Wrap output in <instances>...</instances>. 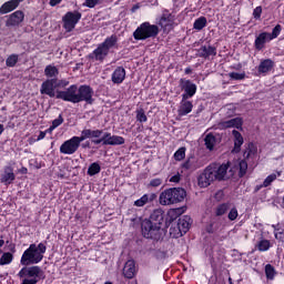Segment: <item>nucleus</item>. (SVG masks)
I'll return each instance as SVG.
<instances>
[{
    "mask_svg": "<svg viewBox=\"0 0 284 284\" xmlns=\"http://www.w3.org/2000/svg\"><path fill=\"white\" fill-rule=\"evenodd\" d=\"M229 164H211L209 165L197 179L200 187H209L214 181H223L227 174Z\"/></svg>",
    "mask_w": 284,
    "mask_h": 284,
    "instance_id": "f257e3e1",
    "label": "nucleus"
},
{
    "mask_svg": "<svg viewBox=\"0 0 284 284\" xmlns=\"http://www.w3.org/2000/svg\"><path fill=\"white\" fill-rule=\"evenodd\" d=\"M48 247L44 243L30 244V246L23 252L20 263L21 265H37L43 261V254H45Z\"/></svg>",
    "mask_w": 284,
    "mask_h": 284,
    "instance_id": "f03ea898",
    "label": "nucleus"
},
{
    "mask_svg": "<svg viewBox=\"0 0 284 284\" xmlns=\"http://www.w3.org/2000/svg\"><path fill=\"white\" fill-rule=\"evenodd\" d=\"M187 192L183 187H171L162 191L159 196L160 205H176L183 203Z\"/></svg>",
    "mask_w": 284,
    "mask_h": 284,
    "instance_id": "7ed1b4c3",
    "label": "nucleus"
},
{
    "mask_svg": "<svg viewBox=\"0 0 284 284\" xmlns=\"http://www.w3.org/2000/svg\"><path fill=\"white\" fill-rule=\"evenodd\" d=\"M18 276L22 281L21 284H37L43 276V270L39 266H26L20 270Z\"/></svg>",
    "mask_w": 284,
    "mask_h": 284,
    "instance_id": "20e7f679",
    "label": "nucleus"
},
{
    "mask_svg": "<svg viewBox=\"0 0 284 284\" xmlns=\"http://www.w3.org/2000/svg\"><path fill=\"white\" fill-rule=\"evenodd\" d=\"M159 34V27L156 24H150V22H143L134 32L133 37L136 41H145Z\"/></svg>",
    "mask_w": 284,
    "mask_h": 284,
    "instance_id": "39448f33",
    "label": "nucleus"
},
{
    "mask_svg": "<svg viewBox=\"0 0 284 284\" xmlns=\"http://www.w3.org/2000/svg\"><path fill=\"white\" fill-rule=\"evenodd\" d=\"M190 225H192V217L190 215H183L178 220L175 226L170 227V234L174 239H179L183 236V234H187L190 231Z\"/></svg>",
    "mask_w": 284,
    "mask_h": 284,
    "instance_id": "423d86ee",
    "label": "nucleus"
},
{
    "mask_svg": "<svg viewBox=\"0 0 284 284\" xmlns=\"http://www.w3.org/2000/svg\"><path fill=\"white\" fill-rule=\"evenodd\" d=\"M141 229L144 239H156V236H159V232L161 231V225L150 220H144L142 221Z\"/></svg>",
    "mask_w": 284,
    "mask_h": 284,
    "instance_id": "0eeeda50",
    "label": "nucleus"
},
{
    "mask_svg": "<svg viewBox=\"0 0 284 284\" xmlns=\"http://www.w3.org/2000/svg\"><path fill=\"white\" fill-rule=\"evenodd\" d=\"M78 92L79 87H77V84H72L64 91H57L55 98L61 99L62 101H69L70 103H79Z\"/></svg>",
    "mask_w": 284,
    "mask_h": 284,
    "instance_id": "6e6552de",
    "label": "nucleus"
},
{
    "mask_svg": "<svg viewBox=\"0 0 284 284\" xmlns=\"http://www.w3.org/2000/svg\"><path fill=\"white\" fill-rule=\"evenodd\" d=\"M82 140L80 136H73L64 141L60 146L61 154H74L81 148Z\"/></svg>",
    "mask_w": 284,
    "mask_h": 284,
    "instance_id": "1a4fd4ad",
    "label": "nucleus"
},
{
    "mask_svg": "<svg viewBox=\"0 0 284 284\" xmlns=\"http://www.w3.org/2000/svg\"><path fill=\"white\" fill-rule=\"evenodd\" d=\"M63 21V28L67 32H72L74 28H77V24L79 21H81V12L79 11H69L65 13V16L62 18Z\"/></svg>",
    "mask_w": 284,
    "mask_h": 284,
    "instance_id": "9d476101",
    "label": "nucleus"
},
{
    "mask_svg": "<svg viewBox=\"0 0 284 284\" xmlns=\"http://www.w3.org/2000/svg\"><path fill=\"white\" fill-rule=\"evenodd\" d=\"M180 88L184 91L182 99H192L196 94V84L190 80L181 79Z\"/></svg>",
    "mask_w": 284,
    "mask_h": 284,
    "instance_id": "9b49d317",
    "label": "nucleus"
},
{
    "mask_svg": "<svg viewBox=\"0 0 284 284\" xmlns=\"http://www.w3.org/2000/svg\"><path fill=\"white\" fill-rule=\"evenodd\" d=\"M54 90H57V79H49L41 84L40 92L41 94H47V97L54 99V97H57Z\"/></svg>",
    "mask_w": 284,
    "mask_h": 284,
    "instance_id": "f8f14e48",
    "label": "nucleus"
},
{
    "mask_svg": "<svg viewBox=\"0 0 284 284\" xmlns=\"http://www.w3.org/2000/svg\"><path fill=\"white\" fill-rule=\"evenodd\" d=\"M173 23H174V16H172L170 11L164 10L160 18L159 26H161V28H163L165 32H170V30H172Z\"/></svg>",
    "mask_w": 284,
    "mask_h": 284,
    "instance_id": "ddd939ff",
    "label": "nucleus"
},
{
    "mask_svg": "<svg viewBox=\"0 0 284 284\" xmlns=\"http://www.w3.org/2000/svg\"><path fill=\"white\" fill-rule=\"evenodd\" d=\"M81 101L92 103V88L88 85H81L78 89V103H81Z\"/></svg>",
    "mask_w": 284,
    "mask_h": 284,
    "instance_id": "4468645a",
    "label": "nucleus"
},
{
    "mask_svg": "<svg viewBox=\"0 0 284 284\" xmlns=\"http://www.w3.org/2000/svg\"><path fill=\"white\" fill-rule=\"evenodd\" d=\"M17 179L14 175V169L12 166H4L3 173L0 175L1 183L4 185H10Z\"/></svg>",
    "mask_w": 284,
    "mask_h": 284,
    "instance_id": "2eb2a0df",
    "label": "nucleus"
},
{
    "mask_svg": "<svg viewBox=\"0 0 284 284\" xmlns=\"http://www.w3.org/2000/svg\"><path fill=\"white\" fill-rule=\"evenodd\" d=\"M104 145H123L125 143V139L119 135H112L111 133L103 134Z\"/></svg>",
    "mask_w": 284,
    "mask_h": 284,
    "instance_id": "dca6fc26",
    "label": "nucleus"
},
{
    "mask_svg": "<svg viewBox=\"0 0 284 284\" xmlns=\"http://www.w3.org/2000/svg\"><path fill=\"white\" fill-rule=\"evenodd\" d=\"M24 18H26V16L23 14V11L18 10L9 16V19L7 20L6 26H8V27L19 26V23L23 22Z\"/></svg>",
    "mask_w": 284,
    "mask_h": 284,
    "instance_id": "f3484780",
    "label": "nucleus"
},
{
    "mask_svg": "<svg viewBox=\"0 0 284 284\" xmlns=\"http://www.w3.org/2000/svg\"><path fill=\"white\" fill-rule=\"evenodd\" d=\"M108 54H110V51L102 44H99L98 48L89 57L95 61H103Z\"/></svg>",
    "mask_w": 284,
    "mask_h": 284,
    "instance_id": "a211bd4d",
    "label": "nucleus"
},
{
    "mask_svg": "<svg viewBox=\"0 0 284 284\" xmlns=\"http://www.w3.org/2000/svg\"><path fill=\"white\" fill-rule=\"evenodd\" d=\"M136 274V264L134 260H129L123 267V275L125 278H134Z\"/></svg>",
    "mask_w": 284,
    "mask_h": 284,
    "instance_id": "6ab92c4d",
    "label": "nucleus"
},
{
    "mask_svg": "<svg viewBox=\"0 0 284 284\" xmlns=\"http://www.w3.org/2000/svg\"><path fill=\"white\" fill-rule=\"evenodd\" d=\"M267 41H272V33H267V32L260 33L258 37L255 39V49L263 50Z\"/></svg>",
    "mask_w": 284,
    "mask_h": 284,
    "instance_id": "aec40b11",
    "label": "nucleus"
},
{
    "mask_svg": "<svg viewBox=\"0 0 284 284\" xmlns=\"http://www.w3.org/2000/svg\"><path fill=\"white\" fill-rule=\"evenodd\" d=\"M203 164L199 163V159L194 155H191L190 158H187V160L182 164V168L184 170H199V168H202Z\"/></svg>",
    "mask_w": 284,
    "mask_h": 284,
    "instance_id": "412c9836",
    "label": "nucleus"
},
{
    "mask_svg": "<svg viewBox=\"0 0 284 284\" xmlns=\"http://www.w3.org/2000/svg\"><path fill=\"white\" fill-rule=\"evenodd\" d=\"M199 57L202 59H210V57H216V47L203 45L199 49Z\"/></svg>",
    "mask_w": 284,
    "mask_h": 284,
    "instance_id": "4be33fe9",
    "label": "nucleus"
},
{
    "mask_svg": "<svg viewBox=\"0 0 284 284\" xmlns=\"http://www.w3.org/2000/svg\"><path fill=\"white\" fill-rule=\"evenodd\" d=\"M192 108H194L192 102L187 101V99L182 98V101L180 103V108L178 110L179 116H186V114H190V112H192Z\"/></svg>",
    "mask_w": 284,
    "mask_h": 284,
    "instance_id": "5701e85b",
    "label": "nucleus"
},
{
    "mask_svg": "<svg viewBox=\"0 0 284 284\" xmlns=\"http://www.w3.org/2000/svg\"><path fill=\"white\" fill-rule=\"evenodd\" d=\"M103 134L102 130H90V129H84L81 132L80 140L83 142L85 139H99Z\"/></svg>",
    "mask_w": 284,
    "mask_h": 284,
    "instance_id": "b1692460",
    "label": "nucleus"
},
{
    "mask_svg": "<svg viewBox=\"0 0 284 284\" xmlns=\"http://www.w3.org/2000/svg\"><path fill=\"white\" fill-rule=\"evenodd\" d=\"M111 81L116 84L125 81V69L123 67H118L112 73Z\"/></svg>",
    "mask_w": 284,
    "mask_h": 284,
    "instance_id": "393cba45",
    "label": "nucleus"
},
{
    "mask_svg": "<svg viewBox=\"0 0 284 284\" xmlns=\"http://www.w3.org/2000/svg\"><path fill=\"white\" fill-rule=\"evenodd\" d=\"M20 0H10L4 2L0 8V14H8V12H12V10H17L19 8Z\"/></svg>",
    "mask_w": 284,
    "mask_h": 284,
    "instance_id": "a878e982",
    "label": "nucleus"
},
{
    "mask_svg": "<svg viewBox=\"0 0 284 284\" xmlns=\"http://www.w3.org/2000/svg\"><path fill=\"white\" fill-rule=\"evenodd\" d=\"M154 200H156V194H144L141 199L134 202V205L135 207H143L144 205H148V203H152Z\"/></svg>",
    "mask_w": 284,
    "mask_h": 284,
    "instance_id": "bb28decb",
    "label": "nucleus"
},
{
    "mask_svg": "<svg viewBox=\"0 0 284 284\" xmlns=\"http://www.w3.org/2000/svg\"><path fill=\"white\" fill-rule=\"evenodd\" d=\"M272 68H274V61H272V59H266L260 63L257 70L260 74H267V72H270Z\"/></svg>",
    "mask_w": 284,
    "mask_h": 284,
    "instance_id": "cd10ccee",
    "label": "nucleus"
},
{
    "mask_svg": "<svg viewBox=\"0 0 284 284\" xmlns=\"http://www.w3.org/2000/svg\"><path fill=\"white\" fill-rule=\"evenodd\" d=\"M243 126V119L235 118L227 121L222 122V128H236V130Z\"/></svg>",
    "mask_w": 284,
    "mask_h": 284,
    "instance_id": "c85d7f7f",
    "label": "nucleus"
},
{
    "mask_svg": "<svg viewBox=\"0 0 284 284\" xmlns=\"http://www.w3.org/2000/svg\"><path fill=\"white\" fill-rule=\"evenodd\" d=\"M234 136V149L233 152L239 153L241 152V145H243V135H241V132L233 130L232 132Z\"/></svg>",
    "mask_w": 284,
    "mask_h": 284,
    "instance_id": "c756f323",
    "label": "nucleus"
},
{
    "mask_svg": "<svg viewBox=\"0 0 284 284\" xmlns=\"http://www.w3.org/2000/svg\"><path fill=\"white\" fill-rule=\"evenodd\" d=\"M151 223H158V225L161 226V223H163V211L162 210H155L151 213L150 220Z\"/></svg>",
    "mask_w": 284,
    "mask_h": 284,
    "instance_id": "7c9ffc66",
    "label": "nucleus"
},
{
    "mask_svg": "<svg viewBox=\"0 0 284 284\" xmlns=\"http://www.w3.org/2000/svg\"><path fill=\"white\" fill-rule=\"evenodd\" d=\"M116 41H119V38H116V36H111L106 38L101 45H103V48L110 52V50L116 45Z\"/></svg>",
    "mask_w": 284,
    "mask_h": 284,
    "instance_id": "2f4dec72",
    "label": "nucleus"
},
{
    "mask_svg": "<svg viewBox=\"0 0 284 284\" xmlns=\"http://www.w3.org/2000/svg\"><path fill=\"white\" fill-rule=\"evenodd\" d=\"M204 143L206 146V150H214V145L216 144V138L212 134H207L204 139Z\"/></svg>",
    "mask_w": 284,
    "mask_h": 284,
    "instance_id": "473e14b6",
    "label": "nucleus"
},
{
    "mask_svg": "<svg viewBox=\"0 0 284 284\" xmlns=\"http://www.w3.org/2000/svg\"><path fill=\"white\" fill-rule=\"evenodd\" d=\"M207 26V19L205 17H201L195 20L193 28L194 30H203Z\"/></svg>",
    "mask_w": 284,
    "mask_h": 284,
    "instance_id": "72a5a7b5",
    "label": "nucleus"
},
{
    "mask_svg": "<svg viewBox=\"0 0 284 284\" xmlns=\"http://www.w3.org/2000/svg\"><path fill=\"white\" fill-rule=\"evenodd\" d=\"M277 176H281V172H277V174L273 173V174L268 175L264 180L262 187H270V185H272V183H274V181H276Z\"/></svg>",
    "mask_w": 284,
    "mask_h": 284,
    "instance_id": "f704fd0d",
    "label": "nucleus"
},
{
    "mask_svg": "<svg viewBox=\"0 0 284 284\" xmlns=\"http://www.w3.org/2000/svg\"><path fill=\"white\" fill-rule=\"evenodd\" d=\"M19 62V55L18 54H11L6 60V65L8 68H14L17 63Z\"/></svg>",
    "mask_w": 284,
    "mask_h": 284,
    "instance_id": "c9c22d12",
    "label": "nucleus"
},
{
    "mask_svg": "<svg viewBox=\"0 0 284 284\" xmlns=\"http://www.w3.org/2000/svg\"><path fill=\"white\" fill-rule=\"evenodd\" d=\"M44 74L45 77H57L59 74V69H57V67H52V65H47L44 69Z\"/></svg>",
    "mask_w": 284,
    "mask_h": 284,
    "instance_id": "e433bc0d",
    "label": "nucleus"
},
{
    "mask_svg": "<svg viewBox=\"0 0 284 284\" xmlns=\"http://www.w3.org/2000/svg\"><path fill=\"white\" fill-rule=\"evenodd\" d=\"M99 172H101V165L97 162L92 163L88 169L89 176H94V174H99Z\"/></svg>",
    "mask_w": 284,
    "mask_h": 284,
    "instance_id": "4c0bfd02",
    "label": "nucleus"
},
{
    "mask_svg": "<svg viewBox=\"0 0 284 284\" xmlns=\"http://www.w3.org/2000/svg\"><path fill=\"white\" fill-rule=\"evenodd\" d=\"M13 258L14 256L12 255V253L10 252L3 253L1 256V265H10Z\"/></svg>",
    "mask_w": 284,
    "mask_h": 284,
    "instance_id": "58836bf2",
    "label": "nucleus"
},
{
    "mask_svg": "<svg viewBox=\"0 0 284 284\" xmlns=\"http://www.w3.org/2000/svg\"><path fill=\"white\" fill-rule=\"evenodd\" d=\"M256 152H257L256 145H254V143H248V146H247L246 151L244 152V156L246 159H250V156L256 154Z\"/></svg>",
    "mask_w": 284,
    "mask_h": 284,
    "instance_id": "ea45409f",
    "label": "nucleus"
},
{
    "mask_svg": "<svg viewBox=\"0 0 284 284\" xmlns=\"http://www.w3.org/2000/svg\"><path fill=\"white\" fill-rule=\"evenodd\" d=\"M265 274H266V278H268L270 281L274 280V276L276 275V271L274 270V266H272L271 264H267L265 266Z\"/></svg>",
    "mask_w": 284,
    "mask_h": 284,
    "instance_id": "a19ab883",
    "label": "nucleus"
},
{
    "mask_svg": "<svg viewBox=\"0 0 284 284\" xmlns=\"http://www.w3.org/2000/svg\"><path fill=\"white\" fill-rule=\"evenodd\" d=\"M136 121L140 123H145V121H148V115H145V111L143 109L136 111Z\"/></svg>",
    "mask_w": 284,
    "mask_h": 284,
    "instance_id": "79ce46f5",
    "label": "nucleus"
},
{
    "mask_svg": "<svg viewBox=\"0 0 284 284\" xmlns=\"http://www.w3.org/2000/svg\"><path fill=\"white\" fill-rule=\"evenodd\" d=\"M257 250L260 252H267V250H270V241L262 240L257 245Z\"/></svg>",
    "mask_w": 284,
    "mask_h": 284,
    "instance_id": "37998d69",
    "label": "nucleus"
},
{
    "mask_svg": "<svg viewBox=\"0 0 284 284\" xmlns=\"http://www.w3.org/2000/svg\"><path fill=\"white\" fill-rule=\"evenodd\" d=\"M174 159H175V161H183V159H185V148H180L174 153Z\"/></svg>",
    "mask_w": 284,
    "mask_h": 284,
    "instance_id": "c03bdc74",
    "label": "nucleus"
},
{
    "mask_svg": "<svg viewBox=\"0 0 284 284\" xmlns=\"http://www.w3.org/2000/svg\"><path fill=\"white\" fill-rule=\"evenodd\" d=\"M229 77L233 81H243V79H245V73L231 72L229 73Z\"/></svg>",
    "mask_w": 284,
    "mask_h": 284,
    "instance_id": "a18cd8bd",
    "label": "nucleus"
},
{
    "mask_svg": "<svg viewBox=\"0 0 284 284\" xmlns=\"http://www.w3.org/2000/svg\"><path fill=\"white\" fill-rule=\"evenodd\" d=\"M227 210H230V205H227V204L219 205L216 209V216H223V214H225V212H227Z\"/></svg>",
    "mask_w": 284,
    "mask_h": 284,
    "instance_id": "49530a36",
    "label": "nucleus"
},
{
    "mask_svg": "<svg viewBox=\"0 0 284 284\" xmlns=\"http://www.w3.org/2000/svg\"><path fill=\"white\" fill-rule=\"evenodd\" d=\"M240 176H245L247 172V162L245 160L240 161Z\"/></svg>",
    "mask_w": 284,
    "mask_h": 284,
    "instance_id": "de8ad7c7",
    "label": "nucleus"
},
{
    "mask_svg": "<svg viewBox=\"0 0 284 284\" xmlns=\"http://www.w3.org/2000/svg\"><path fill=\"white\" fill-rule=\"evenodd\" d=\"M236 219H239V210H236V207H233L229 213V220L236 221Z\"/></svg>",
    "mask_w": 284,
    "mask_h": 284,
    "instance_id": "09e8293b",
    "label": "nucleus"
},
{
    "mask_svg": "<svg viewBox=\"0 0 284 284\" xmlns=\"http://www.w3.org/2000/svg\"><path fill=\"white\" fill-rule=\"evenodd\" d=\"M281 34V24H277L273 28L271 38L272 39H276V37H278Z\"/></svg>",
    "mask_w": 284,
    "mask_h": 284,
    "instance_id": "8fccbe9b",
    "label": "nucleus"
},
{
    "mask_svg": "<svg viewBox=\"0 0 284 284\" xmlns=\"http://www.w3.org/2000/svg\"><path fill=\"white\" fill-rule=\"evenodd\" d=\"M83 6L87 8H94L95 6H99V0H85Z\"/></svg>",
    "mask_w": 284,
    "mask_h": 284,
    "instance_id": "3c124183",
    "label": "nucleus"
},
{
    "mask_svg": "<svg viewBox=\"0 0 284 284\" xmlns=\"http://www.w3.org/2000/svg\"><path fill=\"white\" fill-rule=\"evenodd\" d=\"M163 183V180L161 179H153L150 181V186L151 187H159Z\"/></svg>",
    "mask_w": 284,
    "mask_h": 284,
    "instance_id": "603ef678",
    "label": "nucleus"
},
{
    "mask_svg": "<svg viewBox=\"0 0 284 284\" xmlns=\"http://www.w3.org/2000/svg\"><path fill=\"white\" fill-rule=\"evenodd\" d=\"M63 123V116L59 115L58 119L52 121V128H59Z\"/></svg>",
    "mask_w": 284,
    "mask_h": 284,
    "instance_id": "864d4df0",
    "label": "nucleus"
},
{
    "mask_svg": "<svg viewBox=\"0 0 284 284\" xmlns=\"http://www.w3.org/2000/svg\"><path fill=\"white\" fill-rule=\"evenodd\" d=\"M262 12H263V8L256 7V8L254 9V11H253L254 18H255V19H261Z\"/></svg>",
    "mask_w": 284,
    "mask_h": 284,
    "instance_id": "5fc2aeb1",
    "label": "nucleus"
},
{
    "mask_svg": "<svg viewBox=\"0 0 284 284\" xmlns=\"http://www.w3.org/2000/svg\"><path fill=\"white\" fill-rule=\"evenodd\" d=\"M68 85H70V82L65 80H60L59 82H57V88H65Z\"/></svg>",
    "mask_w": 284,
    "mask_h": 284,
    "instance_id": "6e6d98bb",
    "label": "nucleus"
},
{
    "mask_svg": "<svg viewBox=\"0 0 284 284\" xmlns=\"http://www.w3.org/2000/svg\"><path fill=\"white\" fill-rule=\"evenodd\" d=\"M181 181V175L176 174L171 176L170 182L171 183H179Z\"/></svg>",
    "mask_w": 284,
    "mask_h": 284,
    "instance_id": "4d7b16f0",
    "label": "nucleus"
},
{
    "mask_svg": "<svg viewBox=\"0 0 284 284\" xmlns=\"http://www.w3.org/2000/svg\"><path fill=\"white\" fill-rule=\"evenodd\" d=\"M92 142H93L95 145H99V144H101V143H103V145H105V140H103V135H102L101 139H99V140H93Z\"/></svg>",
    "mask_w": 284,
    "mask_h": 284,
    "instance_id": "13d9d810",
    "label": "nucleus"
},
{
    "mask_svg": "<svg viewBox=\"0 0 284 284\" xmlns=\"http://www.w3.org/2000/svg\"><path fill=\"white\" fill-rule=\"evenodd\" d=\"M61 1L62 0H50V6L52 7V8H54V6H59V3H61Z\"/></svg>",
    "mask_w": 284,
    "mask_h": 284,
    "instance_id": "bf43d9fd",
    "label": "nucleus"
},
{
    "mask_svg": "<svg viewBox=\"0 0 284 284\" xmlns=\"http://www.w3.org/2000/svg\"><path fill=\"white\" fill-rule=\"evenodd\" d=\"M43 139H45V132L41 131L39 136H38V141H41Z\"/></svg>",
    "mask_w": 284,
    "mask_h": 284,
    "instance_id": "052dcab7",
    "label": "nucleus"
},
{
    "mask_svg": "<svg viewBox=\"0 0 284 284\" xmlns=\"http://www.w3.org/2000/svg\"><path fill=\"white\" fill-rule=\"evenodd\" d=\"M226 110H229L227 112L229 115L234 114V109H232V106L226 108Z\"/></svg>",
    "mask_w": 284,
    "mask_h": 284,
    "instance_id": "680f3d73",
    "label": "nucleus"
},
{
    "mask_svg": "<svg viewBox=\"0 0 284 284\" xmlns=\"http://www.w3.org/2000/svg\"><path fill=\"white\" fill-rule=\"evenodd\" d=\"M21 172H22V174H28V169L22 168V169H21Z\"/></svg>",
    "mask_w": 284,
    "mask_h": 284,
    "instance_id": "e2e57ef3",
    "label": "nucleus"
},
{
    "mask_svg": "<svg viewBox=\"0 0 284 284\" xmlns=\"http://www.w3.org/2000/svg\"><path fill=\"white\" fill-rule=\"evenodd\" d=\"M3 133V124H0V134Z\"/></svg>",
    "mask_w": 284,
    "mask_h": 284,
    "instance_id": "0e129e2a",
    "label": "nucleus"
},
{
    "mask_svg": "<svg viewBox=\"0 0 284 284\" xmlns=\"http://www.w3.org/2000/svg\"><path fill=\"white\" fill-rule=\"evenodd\" d=\"M6 242L3 241V240H0V247H3V244H4Z\"/></svg>",
    "mask_w": 284,
    "mask_h": 284,
    "instance_id": "69168bd1",
    "label": "nucleus"
},
{
    "mask_svg": "<svg viewBox=\"0 0 284 284\" xmlns=\"http://www.w3.org/2000/svg\"><path fill=\"white\" fill-rule=\"evenodd\" d=\"M10 252H14V244L11 245Z\"/></svg>",
    "mask_w": 284,
    "mask_h": 284,
    "instance_id": "338daca9",
    "label": "nucleus"
},
{
    "mask_svg": "<svg viewBox=\"0 0 284 284\" xmlns=\"http://www.w3.org/2000/svg\"><path fill=\"white\" fill-rule=\"evenodd\" d=\"M131 284H136V281L131 282Z\"/></svg>",
    "mask_w": 284,
    "mask_h": 284,
    "instance_id": "774afa93",
    "label": "nucleus"
}]
</instances>
